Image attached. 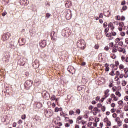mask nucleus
Returning <instances> with one entry per match:
<instances>
[{"label": "nucleus", "mask_w": 128, "mask_h": 128, "mask_svg": "<svg viewBox=\"0 0 128 128\" xmlns=\"http://www.w3.org/2000/svg\"><path fill=\"white\" fill-rule=\"evenodd\" d=\"M30 1L28 0H20V4L21 6H26L29 4Z\"/></svg>", "instance_id": "nucleus-8"}, {"label": "nucleus", "mask_w": 128, "mask_h": 128, "mask_svg": "<svg viewBox=\"0 0 128 128\" xmlns=\"http://www.w3.org/2000/svg\"><path fill=\"white\" fill-rule=\"evenodd\" d=\"M74 114H76V112H74V110H70L69 112L70 116H74Z\"/></svg>", "instance_id": "nucleus-42"}, {"label": "nucleus", "mask_w": 128, "mask_h": 128, "mask_svg": "<svg viewBox=\"0 0 128 128\" xmlns=\"http://www.w3.org/2000/svg\"><path fill=\"white\" fill-rule=\"evenodd\" d=\"M100 110L98 109V108L96 107L94 108L93 110L92 111V114H93L94 116H96L98 114H100Z\"/></svg>", "instance_id": "nucleus-7"}, {"label": "nucleus", "mask_w": 128, "mask_h": 128, "mask_svg": "<svg viewBox=\"0 0 128 128\" xmlns=\"http://www.w3.org/2000/svg\"><path fill=\"white\" fill-rule=\"evenodd\" d=\"M68 72H70V74H74V72H76V70H74V67L70 66L68 68Z\"/></svg>", "instance_id": "nucleus-12"}, {"label": "nucleus", "mask_w": 128, "mask_h": 128, "mask_svg": "<svg viewBox=\"0 0 128 128\" xmlns=\"http://www.w3.org/2000/svg\"><path fill=\"white\" fill-rule=\"evenodd\" d=\"M116 122H117L118 126L120 128L122 126V122L120 120V118H118L116 119Z\"/></svg>", "instance_id": "nucleus-14"}, {"label": "nucleus", "mask_w": 128, "mask_h": 128, "mask_svg": "<svg viewBox=\"0 0 128 128\" xmlns=\"http://www.w3.org/2000/svg\"><path fill=\"white\" fill-rule=\"evenodd\" d=\"M118 34L116 32H114V30H112L111 32V36H116Z\"/></svg>", "instance_id": "nucleus-32"}, {"label": "nucleus", "mask_w": 128, "mask_h": 128, "mask_svg": "<svg viewBox=\"0 0 128 128\" xmlns=\"http://www.w3.org/2000/svg\"><path fill=\"white\" fill-rule=\"evenodd\" d=\"M40 46L44 48L46 46V40H42L40 42Z\"/></svg>", "instance_id": "nucleus-17"}, {"label": "nucleus", "mask_w": 128, "mask_h": 128, "mask_svg": "<svg viewBox=\"0 0 128 128\" xmlns=\"http://www.w3.org/2000/svg\"><path fill=\"white\" fill-rule=\"evenodd\" d=\"M62 108H58V107H56L55 108V112H62Z\"/></svg>", "instance_id": "nucleus-34"}, {"label": "nucleus", "mask_w": 128, "mask_h": 128, "mask_svg": "<svg viewBox=\"0 0 128 128\" xmlns=\"http://www.w3.org/2000/svg\"><path fill=\"white\" fill-rule=\"evenodd\" d=\"M123 128H128V125L126 124H124L123 125Z\"/></svg>", "instance_id": "nucleus-64"}, {"label": "nucleus", "mask_w": 128, "mask_h": 128, "mask_svg": "<svg viewBox=\"0 0 128 128\" xmlns=\"http://www.w3.org/2000/svg\"><path fill=\"white\" fill-rule=\"evenodd\" d=\"M80 112H81L80 110L78 109L76 110V113L78 114V116H80Z\"/></svg>", "instance_id": "nucleus-50"}, {"label": "nucleus", "mask_w": 128, "mask_h": 128, "mask_svg": "<svg viewBox=\"0 0 128 128\" xmlns=\"http://www.w3.org/2000/svg\"><path fill=\"white\" fill-rule=\"evenodd\" d=\"M10 48H12V50H16V45L15 44L14 42H11L10 44Z\"/></svg>", "instance_id": "nucleus-25"}, {"label": "nucleus", "mask_w": 128, "mask_h": 128, "mask_svg": "<svg viewBox=\"0 0 128 128\" xmlns=\"http://www.w3.org/2000/svg\"><path fill=\"white\" fill-rule=\"evenodd\" d=\"M126 84H128V82L126 80H123L122 81V86H126Z\"/></svg>", "instance_id": "nucleus-39"}, {"label": "nucleus", "mask_w": 128, "mask_h": 128, "mask_svg": "<svg viewBox=\"0 0 128 128\" xmlns=\"http://www.w3.org/2000/svg\"><path fill=\"white\" fill-rule=\"evenodd\" d=\"M124 26V22H120L119 24V27L118 28V30L120 32H122V28Z\"/></svg>", "instance_id": "nucleus-18"}, {"label": "nucleus", "mask_w": 128, "mask_h": 128, "mask_svg": "<svg viewBox=\"0 0 128 128\" xmlns=\"http://www.w3.org/2000/svg\"><path fill=\"white\" fill-rule=\"evenodd\" d=\"M50 98V100L52 102H54V100H55L56 102H58V98H56V96L54 95L51 96Z\"/></svg>", "instance_id": "nucleus-23"}, {"label": "nucleus", "mask_w": 128, "mask_h": 128, "mask_svg": "<svg viewBox=\"0 0 128 128\" xmlns=\"http://www.w3.org/2000/svg\"><path fill=\"white\" fill-rule=\"evenodd\" d=\"M118 104H120V106H122L124 104V101L121 100L118 102Z\"/></svg>", "instance_id": "nucleus-52"}, {"label": "nucleus", "mask_w": 128, "mask_h": 128, "mask_svg": "<svg viewBox=\"0 0 128 128\" xmlns=\"http://www.w3.org/2000/svg\"><path fill=\"white\" fill-rule=\"evenodd\" d=\"M124 110L125 112H128V106H125V107L124 108Z\"/></svg>", "instance_id": "nucleus-62"}, {"label": "nucleus", "mask_w": 128, "mask_h": 128, "mask_svg": "<svg viewBox=\"0 0 128 128\" xmlns=\"http://www.w3.org/2000/svg\"><path fill=\"white\" fill-rule=\"evenodd\" d=\"M40 118L38 116H36V118H34L33 120L38 121V120H40Z\"/></svg>", "instance_id": "nucleus-51"}, {"label": "nucleus", "mask_w": 128, "mask_h": 128, "mask_svg": "<svg viewBox=\"0 0 128 128\" xmlns=\"http://www.w3.org/2000/svg\"><path fill=\"white\" fill-rule=\"evenodd\" d=\"M26 115L24 114V115H22V119L23 120H26Z\"/></svg>", "instance_id": "nucleus-60"}, {"label": "nucleus", "mask_w": 128, "mask_h": 128, "mask_svg": "<svg viewBox=\"0 0 128 128\" xmlns=\"http://www.w3.org/2000/svg\"><path fill=\"white\" fill-rule=\"evenodd\" d=\"M126 20V17L124 16H122L120 18V20L122 22H124V20Z\"/></svg>", "instance_id": "nucleus-55"}, {"label": "nucleus", "mask_w": 128, "mask_h": 128, "mask_svg": "<svg viewBox=\"0 0 128 128\" xmlns=\"http://www.w3.org/2000/svg\"><path fill=\"white\" fill-rule=\"evenodd\" d=\"M76 46L78 48L82 50H86V41L83 40H78L76 42Z\"/></svg>", "instance_id": "nucleus-1"}, {"label": "nucleus", "mask_w": 128, "mask_h": 128, "mask_svg": "<svg viewBox=\"0 0 128 128\" xmlns=\"http://www.w3.org/2000/svg\"><path fill=\"white\" fill-rule=\"evenodd\" d=\"M121 60L122 62L126 64H128V55L126 56H122L121 58Z\"/></svg>", "instance_id": "nucleus-10"}, {"label": "nucleus", "mask_w": 128, "mask_h": 128, "mask_svg": "<svg viewBox=\"0 0 128 128\" xmlns=\"http://www.w3.org/2000/svg\"><path fill=\"white\" fill-rule=\"evenodd\" d=\"M116 20H120L121 16H117L115 17Z\"/></svg>", "instance_id": "nucleus-43"}, {"label": "nucleus", "mask_w": 128, "mask_h": 128, "mask_svg": "<svg viewBox=\"0 0 128 128\" xmlns=\"http://www.w3.org/2000/svg\"><path fill=\"white\" fill-rule=\"evenodd\" d=\"M128 10V6H124L122 7L121 12H126Z\"/></svg>", "instance_id": "nucleus-35"}, {"label": "nucleus", "mask_w": 128, "mask_h": 128, "mask_svg": "<svg viewBox=\"0 0 128 128\" xmlns=\"http://www.w3.org/2000/svg\"><path fill=\"white\" fill-rule=\"evenodd\" d=\"M12 34H10V32L4 34L2 37V40H3V42H6V40H10V38Z\"/></svg>", "instance_id": "nucleus-4"}, {"label": "nucleus", "mask_w": 128, "mask_h": 128, "mask_svg": "<svg viewBox=\"0 0 128 128\" xmlns=\"http://www.w3.org/2000/svg\"><path fill=\"white\" fill-rule=\"evenodd\" d=\"M94 108L93 106H90L89 108H88V110H94Z\"/></svg>", "instance_id": "nucleus-61"}, {"label": "nucleus", "mask_w": 128, "mask_h": 128, "mask_svg": "<svg viewBox=\"0 0 128 128\" xmlns=\"http://www.w3.org/2000/svg\"><path fill=\"white\" fill-rule=\"evenodd\" d=\"M72 11L70 10H68L67 11V14L66 15V18L68 20L72 19Z\"/></svg>", "instance_id": "nucleus-11"}, {"label": "nucleus", "mask_w": 128, "mask_h": 128, "mask_svg": "<svg viewBox=\"0 0 128 128\" xmlns=\"http://www.w3.org/2000/svg\"><path fill=\"white\" fill-rule=\"evenodd\" d=\"M3 61L4 62H6V64H8V62H10V59L6 57H4V58H3Z\"/></svg>", "instance_id": "nucleus-36"}, {"label": "nucleus", "mask_w": 128, "mask_h": 128, "mask_svg": "<svg viewBox=\"0 0 128 128\" xmlns=\"http://www.w3.org/2000/svg\"><path fill=\"white\" fill-rule=\"evenodd\" d=\"M112 98H110L108 100V104H112Z\"/></svg>", "instance_id": "nucleus-41"}, {"label": "nucleus", "mask_w": 128, "mask_h": 128, "mask_svg": "<svg viewBox=\"0 0 128 128\" xmlns=\"http://www.w3.org/2000/svg\"><path fill=\"white\" fill-rule=\"evenodd\" d=\"M110 57L112 58V60H116V55L114 54H110Z\"/></svg>", "instance_id": "nucleus-37"}, {"label": "nucleus", "mask_w": 128, "mask_h": 128, "mask_svg": "<svg viewBox=\"0 0 128 128\" xmlns=\"http://www.w3.org/2000/svg\"><path fill=\"white\" fill-rule=\"evenodd\" d=\"M120 42V38H117L115 40V42H116V44H118Z\"/></svg>", "instance_id": "nucleus-46"}, {"label": "nucleus", "mask_w": 128, "mask_h": 128, "mask_svg": "<svg viewBox=\"0 0 128 128\" xmlns=\"http://www.w3.org/2000/svg\"><path fill=\"white\" fill-rule=\"evenodd\" d=\"M124 74L128 77V68H124Z\"/></svg>", "instance_id": "nucleus-33"}, {"label": "nucleus", "mask_w": 128, "mask_h": 128, "mask_svg": "<svg viewBox=\"0 0 128 128\" xmlns=\"http://www.w3.org/2000/svg\"><path fill=\"white\" fill-rule=\"evenodd\" d=\"M116 94L117 96H118V98H122V94L119 91H116Z\"/></svg>", "instance_id": "nucleus-38"}, {"label": "nucleus", "mask_w": 128, "mask_h": 128, "mask_svg": "<svg viewBox=\"0 0 128 128\" xmlns=\"http://www.w3.org/2000/svg\"><path fill=\"white\" fill-rule=\"evenodd\" d=\"M94 48H95V50H98V48H100V44H96L95 45Z\"/></svg>", "instance_id": "nucleus-45"}, {"label": "nucleus", "mask_w": 128, "mask_h": 128, "mask_svg": "<svg viewBox=\"0 0 128 128\" xmlns=\"http://www.w3.org/2000/svg\"><path fill=\"white\" fill-rule=\"evenodd\" d=\"M108 28H110L111 30H114V28H116V27L114 26V24L112 22L109 23Z\"/></svg>", "instance_id": "nucleus-24"}, {"label": "nucleus", "mask_w": 128, "mask_h": 128, "mask_svg": "<svg viewBox=\"0 0 128 128\" xmlns=\"http://www.w3.org/2000/svg\"><path fill=\"white\" fill-rule=\"evenodd\" d=\"M114 80L115 82H118L120 80V76H116Z\"/></svg>", "instance_id": "nucleus-40"}, {"label": "nucleus", "mask_w": 128, "mask_h": 128, "mask_svg": "<svg viewBox=\"0 0 128 128\" xmlns=\"http://www.w3.org/2000/svg\"><path fill=\"white\" fill-rule=\"evenodd\" d=\"M110 66L112 68L113 70H118V66H116L114 64H112L110 65Z\"/></svg>", "instance_id": "nucleus-28"}, {"label": "nucleus", "mask_w": 128, "mask_h": 128, "mask_svg": "<svg viewBox=\"0 0 128 128\" xmlns=\"http://www.w3.org/2000/svg\"><path fill=\"white\" fill-rule=\"evenodd\" d=\"M126 0H123L122 3H121V6H126Z\"/></svg>", "instance_id": "nucleus-58"}, {"label": "nucleus", "mask_w": 128, "mask_h": 128, "mask_svg": "<svg viewBox=\"0 0 128 128\" xmlns=\"http://www.w3.org/2000/svg\"><path fill=\"white\" fill-rule=\"evenodd\" d=\"M104 66L106 68L105 72H110V65L108 64H105Z\"/></svg>", "instance_id": "nucleus-27"}, {"label": "nucleus", "mask_w": 128, "mask_h": 128, "mask_svg": "<svg viewBox=\"0 0 128 128\" xmlns=\"http://www.w3.org/2000/svg\"><path fill=\"white\" fill-rule=\"evenodd\" d=\"M106 34V38H108L109 40H114V37L112 36V32L110 33H107Z\"/></svg>", "instance_id": "nucleus-21"}, {"label": "nucleus", "mask_w": 128, "mask_h": 128, "mask_svg": "<svg viewBox=\"0 0 128 128\" xmlns=\"http://www.w3.org/2000/svg\"><path fill=\"white\" fill-rule=\"evenodd\" d=\"M104 121L106 122V124L108 126H112V122L108 120V118H106Z\"/></svg>", "instance_id": "nucleus-19"}, {"label": "nucleus", "mask_w": 128, "mask_h": 128, "mask_svg": "<svg viewBox=\"0 0 128 128\" xmlns=\"http://www.w3.org/2000/svg\"><path fill=\"white\" fill-rule=\"evenodd\" d=\"M112 52L113 54H116L118 52V44H114V47L112 48Z\"/></svg>", "instance_id": "nucleus-13"}, {"label": "nucleus", "mask_w": 128, "mask_h": 128, "mask_svg": "<svg viewBox=\"0 0 128 128\" xmlns=\"http://www.w3.org/2000/svg\"><path fill=\"white\" fill-rule=\"evenodd\" d=\"M50 36H51L52 40L53 42H56L58 35L56 34V32H52V34H50Z\"/></svg>", "instance_id": "nucleus-9"}, {"label": "nucleus", "mask_w": 128, "mask_h": 128, "mask_svg": "<svg viewBox=\"0 0 128 128\" xmlns=\"http://www.w3.org/2000/svg\"><path fill=\"white\" fill-rule=\"evenodd\" d=\"M33 68L36 70L40 68V61L38 60H36L35 61L33 62Z\"/></svg>", "instance_id": "nucleus-6"}, {"label": "nucleus", "mask_w": 128, "mask_h": 128, "mask_svg": "<svg viewBox=\"0 0 128 128\" xmlns=\"http://www.w3.org/2000/svg\"><path fill=\"white\" fill-rule=\"evenodd\" d=\"M110 90L108 89L107 90H105L104 92V97H105L106 98H108V96H110Z\"/></svg>", "instance_id": "nucleus-16"}, {"label": "nucleus", "mask_w": 128, "mask_h": 128, "mask_svg": "<svg viewBox=\"0 0 128 128\" xmlns=\"http://www.w3.org/2000/svg\"><path fill=\"white\" fill-rule=\"evenodd\" d=\"M108 32H110V28H106L104 30L105 34H108Z\"/></svg>", "instance_id": "nucleus-47"}, {"label": "nucleus", "mask_w": 128, "mask_h": 128, "mask_svg": "<svg viewBox=\"0 0 128 128\" xmlns=\"http://www.w3.org/2000/svg\"><path fill=\"white\" fill-rule=\"evenodd\" d=\"M72 34V30L70 28H66L62 31V36L66 38L70 37V36Z\"/></svg>", "instance_id": "nucleus-2"}, {"label": "nucleus", "mask_w": 128, "mask_h": 128, "mask_svg": "<svg viewBox=\"0 0 128 128\" xmlns=\"http://www.w3.org/2000/svg\"><path fill=\"white\" fill-rule=\"evenodd\" d=\"M110 98L114 100V102H118V98L114 94H110Z\"/></svg>", "instance_id": "nucleus-20"}, {"label": "nucleus", "mask_w": 128, "mask_h": 128, "mask_svg": "<svg viewBox=\"0 0 128 128\" xmlns=\"http://www.w3.org/2000/svg\"><path fill=\"white\" fill-rule=\"evenodd\" d=\"M90 122H94V116H91L89 118Z\"/></svg>", "instance_id": "nucleus-48"}, {"label": "nucleus", "mask_w": 128, "mask_h": 128, "mask_svg": "<svg viewBox=\"0 0 128 128\" xmlns=\"http://www.w3.org/2000/svg\"><path fill=\"white\" fill-rule=\"evenodd\" d=\"M60 116H64V118H66V115L64 112H61Z\"/></svg>", "instance_id": "nucleus-44"}, {"label": "nucleus", "mask_w": 128, "mask_h": 128, "mask_svg": "<svg viewBox=\"0 0 128 128\" xmlns=\"http://www.w3.org/2000/svg\"><path fill=\"white\" fill-rule=\"evenodd\" d=\"M42 96H43L44 100H48L50 98V95L48 92H44L42 93Z\"/></svg>", "instance_id": "nucleus-5"}, {"label": "nucleus", "mask_w": 128, "mask_h": 128, "mask_svg": "<svg viewBox=\"0 0 128 128\" xmlns=\"http://www.w3.org/2000/svg\"><path fill=\"white\" fill-rule=\"evenodd\" d=\"M118 52H122L124 54H126V50L122 47L118 48Z\"/></svg>", "instance_id": "nucleus-15"}, {"label": "nucleus", "mask_w": 128, "mask_h": 128, "mask_svg": "<svg viewBox=\"0 0 128 128\" xmlns=\"http://www.w3.org/2000/svg\"><path fill=\"white\" fill-rule=\"evenodd\" d=\"M119 78L121 79L124 78H128V76H126L125 74H120V75L119 76Z\"/></svg>", "instance_id": "nucleus-30"}, {"label": "nucleus", "mask_w": 128, "mask_h": 128, "mask_svg": "<svg viewBox=\"0 0 128 128\" xmlns=\"http://www.w3.org/2000/svg\"><path fill=\"white\" fill-rule=\"evenodd\" d=\"M80 122V124H82L83 126H84V125L86 124V121H84V120H81Z\"/></svg>", "instance_id": "nucleus-49"}, {"label": "nucleus", "mask_w": 128, "mask_h": 128, "mask_svg": "<svg viewBox=\"0 0 128 128\" xmlns=\"http://www.w3.org/2000/svg\"><path fill=\"white\" fill-rule=\"evenodd\" d=\"M104 100H106V98L103 96V98L100 100V102H104Z\"/></svg>", "instance_id": "nucleus-57"}, {"label": "nucleus", "mask_w": 128, "mask_h": 128, "mask_svg": "<svg viewBox=\"0 0 128 128\" xmlns=\"http://www.w3.org/2000/svg\"><path fill=\"white\" fill-rule=\"evenodd\" d=\"M56 126H62V123L59 122L58 123H57Z\"/></svg>", "instance_id": "nucleus-59"}, {"label": "nucleus", "mask_w": 128, "mask_h": 128, "mask_svg": "<svg viewBox=\"0 0 128 128\" xmlns=\"http://www.w3.org/2000/svg\"><path fill=\"white\" fill-rule=\"evenodd\" d=\"M26 86H28L29 88H30L32 86V82L30 80H28L26 82Z\"/></svg>", "instance_id": "nucleus-26"}, {"label": "nucleus", "mask_w": 128, "mask_h": 128, "mask_svg": "<svg viewBox=\"0 0 128 128\" xmlns=\"http://www.w3.org/2000/svg\"><path fill=\"white\" fill-rule=\"evenodd\" d=\"M72 6V2L70 1H68L67 2L66 4V6L67 8H70V6Z\"/></svg>", "instance_id": "nucleus-22"}, {"label": "nucleus", "mask_w": 128, "mask_h": 128, "mask_svg": "<svg viewBox=\"0 0 128 128\" xmlns=\"http://www.w3.org/2000/svg\"><path fill=\"white\" fill-rule=\"evenodd\" d=\"M110 48H111L112 49L114 47V42H112L110 44Z\"/></svg>", "instance_id": "nucleus-54"}, {"label": "nucleus", "mask_w": 128, "mask_h": 128, "mask_svg": "<svg viewBox=\"0 0 128 128\" xmlns=\"http://www.w3.org/2000/svg\"><path fill=\"white\" fill-rule=\"evenodd\" d=\"M118 68H119V70H120L123 71L124 70V64H120Z\"/></svg>", "instance_id": "nucleus-31"}, {"label": "nucleus", "mask_w": 128, "mask_h": 128, "mask_svg": "<svg viewBox=\"0 0 128 128\" xmlns=\"http://www.w3.org/2000/svg\"><path fill=\"white\" fill-rule=\"evenodd\" d=\"M121 36H126V32H122L120 33Z\"/></svg>", "instance_id": "nucleus-63"}, {"label": "nucleus", "mask_w": 128, "mask_h": 128, "mask_svg": "<svg viewBox=\"0 0 128 128\" xmlns=\"http://www.w3.org/2000/svg\"><path fill=\"white\" fill-rule=\"evenodd\" d=\"M106 106H102V110L103 112H106Z\"/></svg>", "instance_id": "nucleus-53"}, {"label": "nucleus", "mask_w": 128, "mask_h": 128, "mask_svg": "<svg viewBox=\"0 0 128 128\" xmlns=\"http://www.w3.org/2000/svg\"><path fill=\"white\" fill-rule=\"evenodd\" d=\"M45 116L46 118H52V116H54V111L52 110H45Z\"/></svg>", "instance_id": "nucleus-3"}, {"label": "nucleus", "mask_w": 128, "mask_h": 128, "mask_svg": "<svg viewBox=\"0 0 128 128\" xmlns=\"http://www.w3.org/2000/svg\"><path fill=\"white\" fill-rule=\"evenodd\" d=\"M82 120V116H79L76 119L77 124H80V120Z\"/></svg>", "instance_id": "nucleus-29"}, {"label": "nucleus", "mask_w": 128, "mask_h": 128, "mask_svg": "<svg viewBox=\"0 0 128 128\" xmlns=\"http://www.w3.org/2000/svg\"><path fill=\"white\" fill-rule=\"evenodd\" d=\"M110 76H114V71L112 70V71L110 74Z\"/></svg>", "instance_id": "nucleus-56"}]
</instances>
